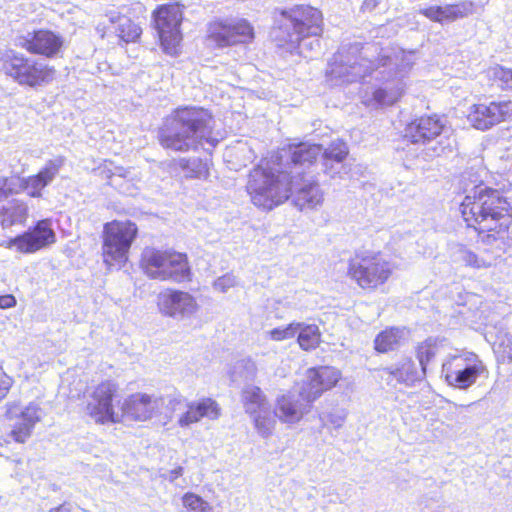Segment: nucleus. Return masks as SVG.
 Wrapping results in <instances>:
<instances>
[{
    "mask_svg": "<svg viewBox=\"0 0 512 512\" xmlns=\"http://www.w3.org/2000/svg\"><path fill=\"white\" fill-rule=\"evenodd\" d=\"M394 265L380 253L364 252L356 254L349 262L348 275L362 289H377L391 277Z\"/></svg>",
    "mask_w": 512,
    "mask_h": 512,
    "instance_id": "10",
    "label": "nucleus"
},
{
    "mask_svg": "<svg viewBox=\"0 0 512 512\" xmlns=\"http://www.w3.org/2000/svg\"><path fill=\"white\" fill-rule=\"evenodd\" d=\"M183 504L194 512H211L212 510L208 502L193 493H186L183 496Z\"/></svg>",
    "mask_w": 512,
    "mask_h": 512,
    "instance_id": "40",
    "label": "nucleus"
},
{
    "mask_svg": "<svg viewBox=\"0 0 512 512\" xmlns=\"http://www.w3.org/2000/svg\"><path fill=\"white\" fill-rule=\"evenodd\" d=\"M1 70L19 85L43 86L54 79L55 69L40 59L25 57L12 49H0Z\"/></svg>",
    "mask_w": 512,
    "mask_h": 512,
    "instance_id": "8",
    "label": "nucleus"
},
{
    "mask_svg": "<svg viewBox=\"0 0 512 512\" xmlns=\"http://www.w3.org/2000/svg\"><path fill=\"white\" fill-rule=\"evenodd\" d=\"M301 327V323L292 322L285 327H277L267 332L268 337L273 341H283L293 338Z\"/></svg>",
    "mask_w": 512,
    "mask_h": 512,
    "instance_id": "38",
    "label": "nucleus"
},
{
    "mask_svg": "<svg viewBox=\"0 0 512 512\" xmlns=\"http://www.w3.org/2000/svg\"><path fill=\"white\" fill-rule=\"evenodd\" d=\"M461 214L468 226L479 233H504L510 223L509 203L498 190L474 186L460 205ZM487 238H494L488 234Z\"/></svg>",
    "mask_w": 512,
    "mask_h": 512,
    "instance_id": "3",
    "label": "nucleus"
},
{
    "mask_svg": "<svg viewBox=\"0 0 512 512\" xmlns=\"http://www.w3.org/2000/svg\"><path fill=\"white\" fill-rule=\"evenodd\" d=\"M489 74L502 89L512 90V69L497 65L489 70Z\"/></svg>",
    "mask_w": 512,
    "mask_h": 512,
    "instance_id": "39",
    "label": "nucleus"
},
{
    "mask_svg": "<svg viewBox=\"0 0 512 512\" xmlns=\"http://www.w3.org/2000/svg\"><path fill=\"white\" fill-rule=\"evenodd\" d=\"M64 44V39L60 34L51 30L40 29L28 32L17 40V45L26 49L32 54L43 55L47 58L57 56Z\"/></svg>",
    "mask_w": 512,
    "mask_h": 512,
    "instance_id": "19",
    "label": "nucleus"
},
{
    "mask_svg": "<svg viewBox=\"0 0 512 512\" xmlns=\"http://www.w3.org/2000/svg\"><path fill=\"white\" fill-rule=\"evenodd\" d=\"M320 152L318 144H292L262 161L250 172L247 183L254 205L271 210L292 195L294 205L301 211L321 206L323 192L307 172Z\"/></svg>",
    "mask_w": 512,
    "mask_h": 512,
    "instance_id": "1",
    "label": "nucleus"
},
{
    "mask_svg": "<svg viewBox=\"0 0 512 512\" xmlns=\"http://www.w3.org/2000/svg\"><path fill=\"white\" fill-rule=\"evenodd\" d=\"M56 241L55 232L49 219L38 221L28 231L18 235L7 242V248L15 247L20 253H34Z\"/></svg>",
    "mask_w": 512,
    "mask_h": 512,
    "instance_id": "16",
    "label": "nucleus"
},
{
    "mask_svg": "<svg viewBox=\"0 0 512 512\" xmlns=\"http://www.w3.org/2000/svg\"><path fill=\"white\" fill-rule=\"evenodd\" d=\"M241 401L245 412L249 415L265 412L269 407L268 400L261 388L250 384L242 389Z\"/></svg>",
    "mask_w": 512,
    "mask_h": 512,
    "instance_id": "28",
    "label": "nucleus"
},
{
    "mask_svg": "<svg viewBox=\"0 0 512 512\" xmlns=\"http://www.w3.org/2000/svg\"><path fill=\"white\" fill-rule=\"evenodd\" d=\"M454 256L456 261L475 269L489 268L495 262L494 256L488 251L475 253L464 246H458Z\"/></svg>",
    "mask_w": 512,
    "mask_h": 512,
    "instance_id": "29",
    "label": "nucleus"
},
{
    "mask_svg": "<svg viewBox=\"0 0 512 512\" xmlns=\"http://www.w3.org/2000/svg\"><path fill=\"white\" fill-rule=\"evenodd\" d=\"M140 267L150 279L182 283L191 280L192 272L185 253L145 248Z\"/></svg>",
    "mask_w": 512,
    "mask_h": 512,
    "instance_id": "7",
    "label": "nucleus"
},
{
    "mask_svg": "<svg viewBox=\"0 0 512 512\" xmlns=\"http://www.w3.org/2000/svg\"><path fill=\"white\" fill-rule=\"evenodd\" d=\"M116 392V384L105 381L100 383L89 395L86 412L96 423L120 422V413L116 412L113 406V397Z\"/></svg>",
    "mask_w": 512,
    "mask_h": 512,
    "instance_id": "14",
    "label": "nucleus"
},
{
    "mask_svg": "<svg viewBox=\"0 0 512 512\" xmlns=\"http://www.w3.org/2000/svg\"><path fill=\"white\" fill-rule=\"evenodd\" d=\"M165 399L146 393H135L128 396L121 407L122 418L135 421H146L154 415L163 413Z\"/></svg>",
    "mask_w": 512,
    "mask_h": 512,
    "instance_id": "18",
    "label": "nucleus"
},
{
    "mask_svg": "<svg viewBox=\"0 0 512 512\" xmlns=\"http://www.w3.org/2000/svg\"><path fill=\"white\" fill-rule=\"evenodd\" d=\"M444 347V341L437 338H428L418 345L416 356L421 368L426 372L427 364L440 352Z\"/></svg>",
    "mask_w": 512,
    "mask_h": 512,
    "instance_id": "34",
    "label": "nucleus"
},
{
    "mask_svg": "<svg viewBox=\"0 0 512 512\" xmlns=\"http://www.w3.org/2000/svg\"><path fill=\"white\" fill-rule=\"evenodd\" d=\"M405 329L391 327L381 331L374 340V348L379 353L399 349L405 341Z\"/></svg>",
    "mask_w": 512,
    "mask_h": 512,
    "instance_id": "27",
    "label": "nucleus"
},
{
    "mask_svg": "<svg viewBox=\"0 0 512 512\" xmlns=\"http://www.w3.org/2000/svg\"><path fill=\"white\" fill-rule=\"evenodd\" d=\"M7 178H0V200L8 196Z\"/></svg>",
    "mask_w": 512,
    "mask_h": 512,
    "instance_id": "49",
    "label": "nucleus"
},
{
    "mask_svg": "<svg viewBox=\"0 0 512 512\" xmlns=\"http://www.w3.org/2000/svg\"><path fill=\"white\" fill-rule=\"evenodd\" d=\"M379 377L388 386L395 387L396 384H404L407 387L413 386L421 381L426 372L418 368L417 364L409 357L401 358L397 363L389 367L379 369Z\"/></svg>",
    "mask_w": 512,
    "mask_h": 512,
    "instance_id": "21",
    "label": "nucleus"
},
{
    "mask_svg": "<svg viewBox=\"0 0 512 512\" xmlns=\"http://www.w3.org/2000/svg\"><path fill=\"white\" fill-rule=\"evenodd\" d=\"M309 404L300 396V390L298 394L289 391L277 397L274 414L281 422L296 423L308 411Z\"/></svg>",
    "mask_w": 512,
    "mask_h": 512,
    "instance_id": "22",
    "label": "nucleus"
},
{
    "mask_svg": "<svg viewBox=\"0 0 512 512\" xmlns=\"http://www.w3.org/2000/svg\"><path fill=\"white\" fill-rule=\"evenodd\" d=\"M250 416L252 417L254 427L260 436L267 438L273 433L276 424V417L274 413L272 415L270 407L266 408L265 412H257Z\"/></svg>",
    "mask_w": 512,
    "mask_h": 512,
    "instance_id": "35",
    "label": "nucleus"
},
{
    "mask_svg": "<svg viewBox=\"0 0 512 512\" xmlns=\"http://www.w3.org/2000/svg\"><path fill=\"white\" fill-rule=\"evenodd\" d=\"M370 47H362L358 43L343 45L332 61L329 62L326 75L333 85L353 83L363 79L381 63L382 66L391 64L389 56H383L377 64L367 58Z\"/></svg>",
    "mask_w": 512,
    "mask_h": 512,
    "instance_id": "5",
    "label": "nucleus"
},
{
    "mask_svg": "<svg viewBox=\"0 0 512 512\" xmlns=\"http://www.w3.org/2000/svg\"><path fill=\"white\" fill-rule=\"evenodd\" d=\"M27 216V206L19 200H12L0 210V223L3 228L22 223Z\"/></svg>",
    "mask_w": 512,
    "mask_h": 512,
    "instance_id": "31",
    "label": "nucleus"
},
{
    "mask_svg": "<svg viewBox=\"0 0 512 512\" xmlns=\"http://www.w3.org/2000/svg\"><path fill=\"white\" fill-rule=\"evenodd\" d=\"M512 116L511 101H491L474 104L468 114V121L478 130H488Z\"/></svg>",
    "mask_w": 512,
    "mask_h": 512,
    "instance_id": "15",
    "label": "nucleus"
},
{
    "mask_svg": "<svg viewBox=\"0 0 512 512\" xmlns=\"http://www.w3.org/2000/svg\"><path fill=\"white\" fill-rule=\"evenodd\" d=\"M153 18L163 50L169 55L177 54L182 40L180 25L183 12L180 5L178 3L162 5L154 11Z\"/></svg>",
    "mask_w": 512,
    "mask_h": 512,
    "instance_id": "12",
    "label": "nucleus"
},
{
    "mask_svg": "<svg viewBox=\"0 0 512 512\" xmlns=\"http://www.w3.org/2000/svg\"><path fill=\"white\" fill-rule=\"evenodd\" d=\"M162 398V396H160ZM165 399V404L163 406V409L165 408L167 410L166 413L175 412L177 410H181L183 408H186V401L181 396H167L163 397Z\"/></svg>",
    "mask_w": 512,
    "mask_h": 512,
    "instance_id": "43",
    "label": "nucleus"
},
{
    "mask_svg": "<svg viewBox=\"0 0 512 512\" xmlns=\"http://www.w3.org/2000/svg\"><path fill=\"white\" fill-rule=\"evenodd\" d=\"M244 368L246 370V376H245L246 379L253 380L254 377L256 376V371H257L255 363H253L251 361H247L244 365Z\"/></svg>",
    "mask_w": 512,
    "mask_h": 512,
    "instance_id": "46",
    "label": "nucleus"
},
{
    "mask_svg": "<svg viewBox=\"0 0 512 512\" xmlns=\"http://www.w3.org/2000/svg\"><path fill=\"white\" fill-rule=\"evenodd\" d=\"M321 152L323 158V165L325 172L331 177L340 175L344 169L343 161L348 155V147L342 140L333 141L326 149H322Z\"/></svg>",
    "mask_w": 512,
    "mask_h": 512,
    "instance_id": "26",
    "label": "nucleus"
},
{
    "mask_svg": "<svg viewBox=\"0 0 512 512\" xmlns=\"http://www.w3.org/2000/svg\"><path fill=\"white\" fill-rule=\"evenodd\" d=\"M237 283V278L233 274L227 273L214 281L213 288L218 292L226 293L230 288L235 287Z\"/></svg>",
    "mask_w": 512,
    "mask_h": 512,
    "instance_id": "42",
    "label": "nucleus"
},
{
    "mask_svg": "<svg viewBox=\"0 0 512 512\" xmlns=\"http://www.w3.org/2000/svg\"><path fill=\"white\" fill-rule=\"evenodd\" d=\"M488 374L484 362L473 352L449 354L442 363V375L447 384L460 390L469 389L480 377H488Z\"/></svg>",
    "mask_w": 512,
    "mask_h": 512,
    "instance_id": "9",
    "label": "nucleus"
},
{
    "mask_svg": "<svg viewBox=\"0 0 512 512\" xmlns=\"http://www.w3.org/2000/svg\"><path fill=\"white\" fill-rule=\"evenodd\" d=\"M226 19H216L207 25V40L216 47L223 48L234 45Z\"/></svg>",
    "mask_w": 512,
    "mask_h": 512,
    "instance_id": "30",
    "label": "nucleus"
},
{
    "mask_svg": "<svg viewBox=\"0 0 512 512\" xmlns=\"http://www.w3.org/2000/svg\"><path fill=\"white\" fill-rule=\"evenodd\" d=\"M13 383V378L0 366V402L8 395Z\"/></svg>",
    "mask_w": 512,
    "mask_h": 512,
    "instance_id": "44",
    "label": "nucleus"
},
{
    "mask_svg": "<svg viewBox=\"0 0 512 512\" xmlns=\"http://www.w3.org/2000/svg\"><path fill=\"white\" fill-rule=\"evenodd\" d=\"M183 473V468L181 466L171 470L169 472V476H168V479L170 482H173L175 481L179 476H181Z\"/></svg>",
    "mask_w": 512,
    "mask_h": 512,
    "instance_id": "51",
    "label": "nucleus"
},
{
    "mask_svg": "<svg viewBox=\"0 0 512 512\" xmlns=\"http://www.w3.org/2000/svg\"><path fill=\"white\" fill-rule=\"evenodd\" d=\"M16 304V300L12 295H4L0 297V307L10 308Z\"/></svg>",
    "mask_w": 512,
    "mask_h": 512,
    "instance_id": "47",
    "label": "nucleus"
},
{
    "mask_svg": "<svg viewBox=\"0 0 512 512\" xmlns=\"http://www.w3.org/2000/svg\"><path fill=\"white\" fill-rule=\"evenodd\" d=\"M65 163V157L57 156L46 162L45 166L33 176L23 179V187L31 197H41L42 190L58 175Z\"/></svg>",
    "mask_w": 512,
    "mask_h": 512,
    "instance_id": "23",
    "label": "nucleus"
},
{
    "mask_svg": "<svg viewBox=\"0 0 512 512\" xmlns=\"http://www.w3.org/2000/svg\"><path fill=\"white\" fill-rule=\"evenodd\" d=\"M372 95L376 105H392L399 97L397 91H389L387 88L375 89Z\"/></svg>",
    "mask_w": 512,
    "mask_h": 512,
    "instance_id": "41",
    "label": "nucleus"
},
{
    "mask_svg": "<svg viewBox=\"0 0 512 512\" xmlns=\"http://www.w3.org/2000/svg\"><path fill=\"white\" fill-rule=\"evenodd\" d=\"M186 178H206L208 176V164L200 158H180L175 162Z\"/></svg>",
    "mask_w": 512,
    "mask_h": 512,
    "instance_id": "33",
    "label": "nucleus"
},
{
    "mask_svg": "<svg viewBox=\"0 0 512 512\" xmlns=\"http://www.w3.org/2000/svg\"><path fill=\"white\" fill-rule=\"evenodd\" d=\"M5 416L13 422L8 436L17 443H25L31 437L36 423L41 420L42 409L36 403L22 407L19 403L9 402Z\"/></svg>",
    "mask_w": 512,
    "mask_h": 512,
    "instance_id": "13",
    "label": "nucleus"
},
{
    "mask_svg": "<svg viewBox=\"0 0 512 512\" xmlns=\"http://www.w3.org/2000/svg\"><path fill=\"white\" fill-rule=\"evenodd\" d=\"M377 5L378 0H364L361 8L364 12H371L377 7Z\"/></svg>",
    "mask_w": 512,
    "mask_h": 512,
    "instance_id": "48",
    "label": "nucleus"
},
{
    "mask_svg": "<svg viewBox=\"0 0 512 512\" xmlns=\"http://www.w3.org/2000/svg\"><path fill=\"white\" fill-rule=\"evenodd\" d=\"M119 37L125 42L135 41L141 35V28L129 18H121L117 29Z\"/></svg>",
    "mask_w": 512,
    "mask_h": 512,
    "instance_id": "37",
    "label": "nucleus"
},
{
    "mask_svg": "<svg viewBox=\"0 0 512 512\" xmlns=\"http://www.w3.org/2000/svg\"><path fill=\"white\" fill-rule=\"evenodd\" d=\"M212 115L201 107L177 108L159 132L160 144L174 151L194 150L202 141L215 145L211 138Z\"/></svg>",
    "mask_w": 512,
    "mask_h": 512,
    "instance_id": "4",
    "label": "nucleus"
},
{
    "mask_svg": "<svg viewBox=\"0 0 512 512\" xmlns=\"http://www.w3.org/2000/svg\"><path fill=\"white\" fill-rule=\"evenodd\" d=\"M72 505L68 502H64L61 505L51 508L48 512H71Z\"/></svg>",
    "mask_w": 512,
    "mask_h": 512,
    "instance_id": "50",
    "label": "nucleus"
},
{
    "mask_svg": "<svg viewBox=\"0 0 512 512\" xmlns=\"http://www.w3.org/2000/svg\"><path fill=\"white\" fill-rule=\"evenodd\" d=\"M107 17L109 18V21L111 23L118 22L119 24H120L121 18H126L125 16H120L119 13H115V12L108 14Z\"/></svg>",
    "mask_w": 512,
    "mask_h": 512,
    "instance_id": "52",
    "label": "nucleus"
},
{
    "mask_svg": "<svg viewBox=\"0 0 512 512\" xmlns=\"http://www.w3.org/2000/svg\"><path fill=\"white\" fill-rule=\"evenodd\" d=\"M448 132L439 117L422 116L406 126L404 137L423 146L418 157L428 161L452 150L454 139Z\"/></svg>",
    "mask_w": 512,
    "mask_h": 512,
    "instance_id": "6",
    "label": "nucleus"
},
{
    "mask_svg": "<svg viewBox=\"0 0 512 512\" xmlns=\"http://www.w3.org/2000/svg\"><path fill=\"white\" fill-rule=\"evenodd\" d=\"M411 63L410 62H404L401 64V70H405L406 68H410Z\"/></svg>",
    "mask_w": 512,
    "mask_h": 512,
    "instance_id": "53",
    "label": "nucleus"
},
{
    "mask_svg": "<svg viewBox=\"0 0 512 512\" xmlns=\"http://www.w3.org/2000/svg\"><path fill=\"white\" fill-rule=\"evenodd\" d=\"M159 311L176 320L190 318L198 309L195 298L186 291L166 289L157 297Z\"/></svg>",
    "mask_w": 512,
    "mask_h": 512,
    "instance_id": "17",
    "label": "nucleus"
},
{
    "mask_svg": "<svg viewBox=\"0 0 512 512\" xmlns=\"http://www.w3.org/2000/svg\"><path fill=\"white\" fill-rule=\"evenodd\" d=\"M473 11V4L471 2H462L459 4L445 5V6H430L421 8L419 13L427 17L429 20L445 23L452 22L459 18L468 16Z\"/></svg>",
    "mask_w": 512,
    "mask_h": 512,
    "instance_id": "25",
    "label": "nucleus"
},
{
    "mask_svg": "<svg viewBox=\"0 0 512 512\" xmlns=\"http://www.w3.org/2000/svg\"><path fill=\"white\" fill-rule=\"evenodd\" d=\"M186 411L178 419L181 427H189L199 422L202 418L215 420L220 416L221 409L218 403L211 398H202L186 404Z\"/></svg>",
    "mask_w": 512,
    "mask_h": 512,
    "instance_id": "24",
    "label": "nucleus"
},
{
    "mask_svg": "<svg viewBox=\"0 0 512 512\" xmlns=\"http://www.w3.org/2000/svg\"><path fill=\"white\" fill-rule=\"evenodd\" d=\"M344 414H329L328 422L335 428L339 429L345 422Z\"/></svg>",
    "mask_w": 512,
    "mask_h": 512,
    "instance_id": "45",
    "label": "nucleus"
},
{
    "mask_svg": "<svg viewBox=\"0 0 512 512\" xmlns=\"http://www.w3.org/2000/svg\"><path fill=\"white\" fill-rule=\"evenodd\" d=\"M137 234V227L130 221L106 223L103 230V259L111 267L122 265Z\"/></svg>",
    "mask_w": 512,
    "mask_h": 512,
    "instance_id": "11",
    "label": "nucleus"
},
{
    "mask_svg": "<svg viewBox=\"0 0 512 512\" xmlns=\"http://www.w3.org/2000/svg\"><path fill=\"white\" fill-rule=\"evenodd\" d=\"M322 13L308 5H297L283 10L271 37L278 47L304 58H313L320 50L317 36L322 32Z\"/></svg>",
    "mask_w": 512,
    "mask_h": 512,
    "instance_id": "2",
    "label": "nucleus"
},
{
    "mask_svg": "<svg viewBox=\"0 0 512 512\" xmlns=\"http://www.w3.org/2000/svg\"><path fill=\"white\" fill-rule=\"evenodd\" d=\"M340 372L332 367L311 368L307 371L306 380L300 388V396L312 403L321 394L337 384Z\"/></svg>",
    "mask_w": 512,
    "mask_h": 512,
    "instance_id": "20",
    "label": "nucleus"
},
{
    "mask_svg": "<svg viewBox=\"0 0 512 512\" xmlns=\"http://www.w3.org/2000/svg\"><path fill=\"white\" fill-rule=\"evenodd\" d=\"M229 31L234 42L237 44H248L254 40V28L250 22L243 18H225Z\"/></svg>",
    "mask_w": 512,
    "mask_h": 512,
    "instance_id": "32",
    "label": "nucleus"
},
{
    "mask_svg": "<svg viewBox=\"0 0 512 512\" xmlns=\"http://www.w3.org/2000/svg\"><path fill=\"white\" fill-rule=\"evenodd\" d=\"M298 343L303 350L315 349L320 343V331L316 325H305L301 323L298 330Z\"/></svg>",
    "mask_w": 512,
    "mask_h": 512,
    "instance_id": "36",
    "label": "nucleus"
}]
</instances>
